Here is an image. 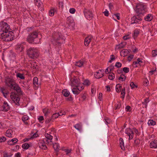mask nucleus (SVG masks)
Masks as SVG:
<instances>
[{
	"instance_id": "nucleus-56",
	"label": "nucleus",
	"mask_w": 157,
	"mask_h": 157,
	"mask_svg": "<svg viewBox=\"0 0 157 157\" xmlns=\"http://www.w3.org/2000/svg\"><path fill=\"white\" fill-rule=\"evenodd\" d=\"M121 63L119 62H117L116 63L115 66L117 68H119L121 66Z\"/></svg>"
},
{
	"instance_id": "nucleus-51",
	"label": "nucleus",
	"mask_w": 157,
	"mask_h": 157,
	"mask_svg": "<svg viewBox=\"0 0 157 157\" xmlns=\"http://www.w3.org/2000/svg\"><path fill=\"white\" fill-rule=\"evenodd\" d=\"M43 113L44 114V115L47 117V116L49 113V112L46 109H44L43 110Z\"/></svg>"
},
{
	"instance_id": "nucleus-45",
	"label": "nucleus",
	"mask_w": 157,
	"mask_h": 157,
	"mask_svg": "<svg viewBox=\"0 0 157 157\" xmlns=\"http://www.w3.org/2000/svg\"><path fill=\"white\" fill-rule=\"evenodd\" d=\"M76 87L80 92L81 90L84 89V86L83 85H81V83L78 86V87Z\"/></svg>"
},
{
	"instance_id": "nucleus-29",
	"label": "nucleus",
	"mask_w": 157,
	"mask_h": 157,
	"mask_svg": "<svg viewBox=\"0 0 157 157\" xmlns=\"http://www.w3.org/2000/svg\"><path fill=\"white\" fill-rule=\"evenodd\" d=\"M62 93L66 97H67L70 95L69 91L67 90L66 89L63 90L62 92Z\"/></svg>"
},
{
	"instance_id": "nucleus-39",
	"label": "nucleus",
	"mask_w": 157,
	"mask_h": 157,
	"mask_svg": "<svg viewBox=\"0 0 157 157\" xmlns=\"http://www.w3.org/2000/svg\"><path fill=\"white\" fill-rule=\"evenodd\" d=\"M147 123L149 126L155 125L156 124L155 122L152 120H149Z\"/></svg>"
},
{
	"instance_id": "nucleus-24",
	"label": "nucleus",
	"mask_w": 157,
	"mask_h": 157,
	"mask_svg": "<svg viewBox=\"0 0 157 157\" xmlns=\"http://www.w3.org/2000/svg\"><path fill=\"white\" fill-rule=\"evenodd\" d=\"M153 18L151 14H148L144 18V20L147 21H150Z\"/></svg>"
},
{
	"instance_id": "nucleus-2",
	"label": "nucleus",
	"mask_w": 157,
	"mask_h": 157,
	"mask_svg": "<svg viewBox=\"0 0 157 157\" xmlns=\"http://www.w3.org/2000/svg\"><path fill=\"white\" fill-rule=\"evenodd\" d=\"M52 36L53 40L52 42L54 45L60 46L62 44L65 43L66 38L60 33H55Z\"/></svg>"
},
{
	"instance_id": "nucleus-54",
	"label": "nucleus",
	"mask_w": 157,
	"mask_h": 157,
	"mask_svg": "<svg viewBox=\"0 0 157 157\" xmlns=\"http://www.w3.org/2000/svg\"><path fill=\"white\" fill-rule=\"evenodd\" d=\"M152 56L153 57H155L157 55V50H153L152 52Z\"/></svg>"
},
{
	"instance_id": "nucleus-62",
	"label": "nucleus",
	"mask_w": 157,
	"mask_h": 157,
	"mask_svg": "<svg viewBox=\"0 0 157 157\" xmlns=\"http://www.w3.org/2000/svg\"><path fill=\"white\" fill-rule=\"evenodd\" d=\"M86 94H82L81 98L82 99V100L83 101H84L85 100L86 98Z\"/></svg>"
},
{
	"instance_id": "nucleus-1",
	"label": "nucleus",
	"mask_w": 157,
	"mask_h": 157,
	"mask_svg": "<svg viewBox=\"0 0 157 157\" xmlns=\"http://www.w3.org/2000/svg\"><path fill=\"white\" fill-rule=\"evenodd\" d=\"M10 26L3 21L0 22V38L6 42L13 39V33L11 31Z\"/></svg>"
},
{
	"instance_id": "nucleus-21",
	"label": "nucleus",
	"mask_w": 157,
	"mask_h": 157,
	"mask_svg": "<svg viewBox=\"0 0 157 157\" xmlns=\"http://www.w3.org/2000/svg\"><path fill=\"white\" fill-rule=\"evenodd\" d=\"M18 141L17 138H14L12 139L11 140H9L8 141V143L9 144L11 145H14Z\"/></svg>"
},
{
	"instance_id": "nucleus-19",
	"label": "nucleus",
	"mask_w": 157,
	"mask_h": 157,
	"mask_svg": "<svg viewBox=\"0 0 157 157\" xmlns=\"http://www.w3.org/2000/svg\"><path fill=\"white\" fill-rule=\"evenodd\" d=\"M92 37L91 36H88L86 37L84 40V44L85 46H88L91 41Z\"/></svg>"
},
{
	"instance_id": "nucleus-53",
	"label": "nucleus",
	"mask_w": 157,
	"mask_h": 157,
	"mask_svg": "<svg viewBox=\"0 0 157 157\" xmlns=\"http://www.w3.org/2000/svg\"><path fill=\"white\" fill-rule=\"evenodd\" d=\"M115 59V58L114 56L113 55H111L110 56V59L109 61V62L111 63Z\"/></svg>"
},
{
	"instance_id": "nucleus-11",
	"label": "nucleus",
	"mask_w": 157,
	"mask_h": 157,
	"mask_svg": "<svg viewBox=\"0 0 157 157\" xmlns=\"http://www.w3.org/2000/svg\"><path fill=\"white\" fill-rule=\"evenodd\" d=\"M84 14L85 17L88 20H90L93 17L92 13L88 10L85 9L84 10Z\"/></svg>"
},
{
	"instance_id": "nucleus-6",
	"label": "nucleus",
	"mask_w": 157,
	"mask_h": 157,
	"mask_svg": "<svg viewBox=\"0 0 157 157\" xmlns=\"http://www.w3.org/2000/svg\"><path fill=\"white\" fill-rule=\"evenodd\" d=\"M21 95H18V94L16 92H12L10 95L12 100L17 105H19V101L20 99V96Z\"/></svg>"
},
{
	"instance_id": "nucleus-48",
	"label": "nucleus",
	"mask_w": 157,
	"mask_h": 157,
	"mask_svg": "<svg viewBox=\"0 0 157 157\" xmlns=\"http://www.w3.org/2000/svg\"><path fill=\"white\" fill-rule=\"evenodd\" d=\"M130 86H131L132 89H133L135 88H137V86L135 85L133 82H132L130 83Z\"/></svg>"
},
{
	"instance_id": "nucleus-57",
	"label": "nucleus",
	"mask_w": 157,
	"mask_h": 157,
	"mask_svg": "<svg viewBox=\"0 0 157 157\" xmlns=\"http://www.w3.org/2000/svg\"><path fill=\"white\" fill-rule=\"evenodd\" d=\"M64 151L66 153V154L67 155H68V154L70 153L71 152L72 150L71 149H65L64 150Z\"/></svg>"
},
{
	"instance_id": "nucleus-63",
	"label": "nucleus",
	"mask_w": 157,
	"mask_h": 157,
	"mask_svg": "<svg viewBox=\"0 0 157 157\" xmlns=\"http://www.w3.org/2000/svg\"><path fill=\"white\" fill-rule=\"evenodd\" d=\"M133 58V55H130L128 57V60L129 61H130Z\"/></svg>"
},
{
	"instance_id": "nucleus-13",
	"label": "nucleus",
	"mask_w": 157,
	"mask_h": 157,
	"mask_svg": "<svg viewBox=\"0 0 157 157\" xmlns=\"http://www.w3.org/2000/svg\"><path fill=\"white\" fill-rule=\"evenodd\" d=\"M81 84L80 83L79 80L77 78H75L71 81V86L74 87H78V86Z\"/></svg>"
},
{
	"instance_id": "nucleus-15",
	"label": "nucleus",
	"mask_w": 157,
	"mask_h": 157,
	"mask_svg": "<svg viewBox=\"0 0 157 157\" xmlns=\"http://www.w3.org/2000/svg\"><path fill=\"white\" fill-rule=\"evenodd\" d=\"M45 136L46 139H44V141H46L48 143L52 142V136L48 133H46L45 134Z\"/></svg>"
},
{
	"instance_id": "nucleus-59",
	"label": "nucleus",
	"mask_w": 157,
	"mask_h": 157,
	"mask_svg": "<svg viewBox=\"0 0 157 157\" xmlns=\"http://www.w3.org/2000/svg\"><path fill=\"white\" fill-rule=\"evenodd\" d=\"M75 12V10L73 8H71L69 10V12L70 13L73 14Z\"/></svg>"
},
{
	"instance_id": "nucleus-55",
	"label": "nucleus",
	"mask_w": 157,
	"mask_h": 157,
	"mask_svg": "<svg viewBox=\"0 0 157 157\" xmlns=\"http://www.w3.org/2000/svg\"><path fill=\"white\" fill-rule=\"evenodd\" d=\"M124 72L126 73L128 72L129 71V69L128 67H124L123 68Z\"/></svg>"
},
{
	"instance_id": "nucleus-36",
	"label": "nucleus",
	"mask_w": 157,
	"mask_h": 157,
	"mask_svg": "<svg viewBox=\"0 0 157 157\" xmlns=\"http://www.w3.org/2000/svg\"><path fill=\"white\" fill-rule=\"evenodd\" d=\"M74 127L77 130L79 131L82 130V125L80 124H76L74 125Z\"/></svg>"
},
{
	"instance_id": "nucleus-37",
	"label": "nucleus",
	"mask_w": 157,
	"mask_h": 157,
	"mask_svg": "<svg viewBox=\"0 0 157 157\" xmlns=\"http://www.w3.org/2000/svg\"><path fill=\"white\" fill-rule=\"evenodd\" d=\"M39 146L40 148L42 149L45 150L47 148V147L44 142L43 143H41L39 144Z\"/></svg>"
},
{
	"instance_id": "nucleus-23",
	"label": "nucleus",
	"mask_w": 157,
	"mask_h": 157,
	"mask_svg": "<svg viewBox=\"0 0 157 157\" xmlns=\"http://www.w3.org/2000/svg\"><path fill=\"white\" fill-rule=\"evenodd\" d=\"M119 143L121 149L123 150H125V147L124 146V142L123 139L121 138H120L119 139Z\"/></svg>"
},
{
	"instance_id": "nucleus-38",
	"label": "nucleus",
	"mask_w": 157,
	"mask_h": 157,
	"mask_svg": "<svg viewBox=\"0 0 157 157\" xmlns=\"http://www.w3.org/2000/svg\"><path fill=\"white\" fill-rule=\"evenodd\" d=\"M142 59L140 58H138L136 61H134L133 63V65H136L137 64H139L140 65V63H142V61H141Z\"/></svg>"
},
{
	"instance_id": "nucleus-58",
	"label": "nucleus",
	"mask_w": 157,
	"mask_h": 157,
	"mask_svg": "<svg viewBox=\"0 0 157 157\" xmlns=\"http://www.w3.org/2000/svg\"><path fill=\"white\" fill-rule=\"evenodd\" d=\"M149 84V82L148 80L147 79H146L144 80V85L145 86H147Z\"/></svg>"
},
{
	"instance_id": "nucleus-14",
	"label": "nucleus",
	"mask_w": 157,
	"mask_h": 157,
	"mask_svg": "<svg viewBox=\"0 0 157 157\" xmlns=\"http://www.w3.org/2000/svg\"><path fill=\"white\" fill-rule=\"evenodd\" d=\"M35 5L40 10H43L42 7L43 3L40 0H34Z\"/></svg>"
},
{
	"instance_id": "nucleus-5",
	"label": "nucleus",
	"mask_w": 157,
	"mask_h": 157,
	"mask_svg": "<svg viewBox=\"0 0 157 157\" xmlns=\"http://www.w3.org/2000/svg\"><path fill=\"white\" fill-rule=\"evenodd\" d=\"M27 54L31 59L37 58L39 55L37 49L31 47L27 50Z\"/></svg>"
},
{
	"instance_id": "nucleus-22",
	"label": "nucleus",
	"mask_w": 157,
	"mask_h": 157,
	"mask_svg": "<svg viewBox=\"0 0 157 157\" xmlns=\"http://www.w3.org/2000/svg\"><path fill=\"white\" fill-rule=\"evenodd\" d=\"M24 48L22 45L21 44H17L16 47V49L19 52H21L22 51Z\"/></svg>"
},
{
	"instance_id": "nucleus-9",
	"label": "nucleus",
	"mask_w": 157,
	"mask_h": 157,
	"mask_svg": "<svg viewBox=\"0 0 157 157\" xmlns=\"http://www.w3.org/2000/svg\"><path fill=\"white\" fill-rule=\"evenodd\" d=\"M10 89L16 91L15 92L18 93V95H22L23 94V92L21 91V88L19 85L16 83H15Z\"/></svg>"
},
{
	"instance_id": "nucleus-43",
	"label": "nucleus",
	"mask_w": 157,
	"mask_h": 157,
	"mask_svg": "<svg viewBox=\"0 0 157 157\" xmlns=\"http://www.w3.org/2000/svg\"><path fill=\"white\" fill-rule=\"evenodd\" d=\"M17 77L19 78H20L21 79H25V77L23 75V74L20 73H17L16 74Z\"/></svg>"
},
{
	"instance_id": "nucleus-3",
	"label": "nucleus",
	"mask_w": 157,
	"mask_h": 157,
	"mask_svg": "<svg viewBox=\"0 0 157 157\" xmlns=\"http://www.w3.org/2000/svg\"><path fill=\"white\" fill-rule=\"evenodd\" d=\"M38 33L36 31L30 33L27 38V41L29 43L37 44L40 42V39L37 38Z\"/></svg>"
},
{
	"instance_id": "nucleus-40",
	"label": "nucleus",
	"mask_w": 157,
	"mask_h": 157,
	"mask_svg": "<svg viewBox=\"0 0 157 157\" xmlns=\"http://www.w3.org/2000/svg\"><path fill=\"white\" fill-rule=\"evenodd\" d=\"M115 78V75L113 72H110L109 75V78L110 80H113Z\"/></svg>"
},
{
	"instance_id": "nucleus-47",
	"label": "nucleus",
	"mask_w": 157,
	"mask_h": 157,
	"mask_svg": "<svg viewBox=\"0 0 157 157\" xmlns=\"http://www.w3.org/2000/svg\"><path fill=\"white\" fill-rule=\"evenodd\" d=\"M90 84V81L87 79L85 80L83 83V84H84V85L86 86L89 85Z\"/></svg>"
},
{
	"instance_id": "nucleus-28",
	"label": "nucleus",
	"mask_w": 157,
	"mask_h": 157,
	"mask_svg": "<svg viewBox=\"0 0 157 157\" xmlns=\"http://www.w3.org/2000/svg\"><path fill=\"white\" fill-rule=\"evenodd\" d=\"M38 78L37 77H35L33 79V85L36 87H38L39 85L38 83Z\"/></svg>"
},
{
	"instance_id": "nucleus-7",
	"label": "nucleus",
	"mask_w": 157,
	"mask_h": 157,
	"mask_svg": "<svg viewBox=\"0 0 157 157\" xmlns=\"http://www.w3.org/2000/svg\"><path fill=\"white\" fill-rule=\"evenodd\" d=\"M5 79L6 85L10 88L16 83L15 80L11 77H6Z\"/></svg>"
},
{
	"instance_id": "nucleus-34",
	"label": "nucleus",
	"mask_w": 157,
	"mask_h": 157,
	"mask_svg": "<svg viewBox=\"0 0 157 157\" xmlns=\"http://www.w3.org/2000/svg\"><path fill=\"white\" fill-rule=\"evenodd\" d=\"M84 63V62L81 60H80L78 62H76L75 65L76 66H78V67H81L83 66Z\"/></svg>"
},
{
	"instance_id": "nucleus-31",
	"label": "nucleus",
	"mask_w": 157,
	"mask_h": 157,
	"mask_svg": "<svg viewBox=\"0 0 157 157\" xmlns=\"http://www.w3.org/2000/svg\"><path fill=\"white\" fill-rule=\"evenodd\" d=\"M56 11V10L54 8H51L49 10V15L51 16H52L54 15V13Z\"/></svg>"
},
{
	"instance_id": "nucleus-16",
	"label": "nucleus",
	"mask_w": 157,
	"mask_h": 157,
	"mask_svg": "<svg viewBox=\"0 0 157 157\" xmlns=\"http://www.w3.org/2000/svg\"><path fill=\"white\" fill-rule=\"evenodd\" d=\"M132 132V129L130 128H127L125 131V133L129 137V140L132 139L133 138Z\"/></svg>"
},
{
	"instance_id": "nucleus-33",
	"label": "nucleus",
	"mask_w": 157,
	"mask_h": 157,
	"mask_svg": "<svg viewBox=\"0 0 157 157\" xmlns=\"http://www.w3.org/2000/svg\"><path fill=\"white\" fill-rule=\"evenodd\" d=\"M22 119L23 121L25 124H28V123L26 121L29 119V117L28 116L26 115H24L22 117Z\"/></svg>"
},
{
	"instance_id": "nucleus-20",
	"label": "nucleus",
	"mask_w": 157,
	"mask_h": 157,
	"mask_svg": "<svg viewBox=\"0 0 157 157\" xmlns=\"http://www.w3.org/2000/svg\"><path fill=\"white\" fill-rule=\"evenodd\" d=\"M13 132L11 129H8L6 132V135L9 137H13Z\"/></svg>"
},
{
	"instance_id": "nucleus-52",
	"label": "nucleus",
	"mask_w": 157,
	"mask_h": 157,
	"mask_svg": "<svg viewBox=\"0 0 157 157\" xmlns=\"http://www.w3.org/2000/svg\"><path fill=\"white\" fill-rule=\"evenodd\" d=\"M6 140V137L2 136L0 137V142L2 143L4 142Z\"/></svg>"
},
{
	"instance_id": "nucleus-60",
	"label": "nucleus",
	"mask_w": 157,
	"mask_h": 157,
	"mask_svg": "<svg viewBox=\"0 0 157 157\" xmlns=\"http://www.w3.org/2000/svg\"><path fill=\"white\" fill-rule=\"evenodd\" d=\"M103 13H104V15L107 17L108 16H109V12L107 10H105V11L103 12Z\"/></svg>"
},
{
	"instance_id": "nucleus-64",
	"label": "nucleus",
	"mask_w": 157,
	"mask_h": 157,
	"mask_svg": "<svg viewBox=\"0 0 157 157\" xmlns=\"http://www.w3.org/2000/svg\"><path fill=\"white\" fill-rule=\"evenodd\" d=\"M38 119L40 122H41L44 120V118L43 116H39Z\"/></svg>"
},
{
	"instance_id": "nucleus-30",
	"label": "nucleus",
	"mask_w": 157,
	"mask_h": 157,
	"mask_svg": "<svg viewBox=\"0 0 157 157\" xmlns=\"http://www.w3.org/2000/svg\"><path fill=\"white\" fill-rule=\"evenodd\" d=\"M140 33V31L137 29L135 30L133 32V37L134 39H135L138 36Z\"/></svg>"
},
{
	"instance_id": "nucleus-8",
	"label": "nucleus",
	"mask_w": 157,
	"mask_h": 157,
	"mask_svg": "<svg viewBox=\"0 0 157 157\" xmlns=\"http://www.w3.org/2000/svg\"><path fill=\"white\" fill-rule=\"evenodd\" d=\"M143 17L142 15L138 14L133 16L131 18V24H139L140 23L142 20Z\"/></svg>"
},
{
	"instance_id": "nucleus-10",
	"label": "nucleus",
	"mask_w": 157,
	"mask_h": 157,
	"mask_svg": "<svg viewBox=\"0 0 157 157\" xmlns=\"http://www.w3.org/2000/svg\"><path fill=\"white\" fill-rule=\"evenodd\" d=\"M10 109V107L9 104L4 101L2 105L0 106V110L4 112H7Z\"/></svg>"
},
{
	"instance_id": "nucleus-27",
	"label": "nucleus",
	"mask_w": 157,
	"mask_h": 157,
	"mask_svg": "<svg viewBox=\"0 0 157 157\" xmlns=\"http://www.w3.org/2000/svg\"><path fill=\"white\" fill-rule=\"evenodd\" d=\"M122 86L120 84H117L116 86V90L117 92H120L121 90Z\"/></svg>"
},
{
	"instance_id": "nucleus-35",
	"label": "nucleus",
	"mask_w": 157,
	"mask_h": 157,
	"mask_svg": "<svg viewBox=\"0 0 157 157\" xmlns=\"http://www.w3.org/2000/svg\"><path fill=\"white\" fill-rule=\"evenodd\" d=\"M70 18L68 17L67 20V23L68 24L69 26H70L71 25H72L74 24L73 21L71 20Z\"/></svg>"
},
{
	"instance_id": "nucleus-26",
	"label": "nucleus",
	"mask_w": 157,
	"mask_h": 157,
	"mask_svg": "<svg viewBox=\"0 0 157 157\" xmlns=\"http://www.w3.org/2000/svg\"><path fill=\"white\" fill-rule=\"evenodd\" d=\"M53 147L55 151L57 152L59 151L60 147L59 144L55 143L53 144Z\"/></svg>"
},
{
	"instance_id": "nucleus-50",
	"label": "nucleus",
	"mask_w": 157,
	"mask_h": 157,
	"mask_svg": "<svg viewBox=\"0 0 157 157\" xmlns=\"http://www.w3.org/2000/svg\"><path fill=\"white\" fill-rule=\"evenodd\" d=\"M132 134L133 136L134 133H135L136 134H138V130L137 129H136V128H133L132 129Z\"/></svg>"
},
{
	"instance_id": "nucleus-49",
	"label": "nucleus",
	"mask_w": 157,
	"mask_h": 157,
	"mask_svg": "<svg viewBox=\"0 0 157 157\" xmlns=\"http://www.w3.org/2000/svg\"><path fill=\"white\" fill-rule=\"evenodd\" d=\"M53 121V120L52 118V117L51 118H47L46 117L45 122L47 123H49L51 121Z\"/></svg>"
},
{
	"instance_id": "nucleus-25",
	"label": "nucleus",
	"mask_w": 157,
	"mask_h": 157,
	"mask_svg": "<svg viewBox=\"0 0 157 157\" xmlns=\"http://www.w3.org/2000/svg\"><path fill=\"white\" fill-rule=\"evenodd\" d=\"M58 113L53 114L52 116V118L54 120V119L58 118L59 116H61L63 115V114H60V113Z\"/></svg>"
},
{
	"instance_id": "nucleus-12",
	"label": "nucleus",
	"mask_w": 157,
	"mask_h": 157,
	"mask_svg": "<svg viewBox=\"0 0 157 157\" xmlns=\"http://www.w3.org/2000/svg\"><path fill=\"white\" fill-rule=\"evenodd\" d=\"M104 73V70H100L94 74V75L96 78H99L103 76Z\"/></svg>"
},
{
	"instance_id": "nucleus-32",
	"label": "nucleus",
	"mask_w": 157,
	"mask_h": 157,
	"mask_svg": "<svg viewBox=\"0 0 157 157\" xmlns=\"http://www.w3.org/2000/svg\"><path fill=\"white\" fill-rule=\"evenodd\" d=\"M72 90L73 93L76 95L78 94L80 92V91L76 87H74L72 89Z\"/></svg>"
},
{
	"instance_id": "nucleus-44",
	"label": "nucleus",
	"mask_w": 157,
	"mask_h": 157,
	"mask_svg": "<svg viewBox=\"0 0 157 157\" xmlns=\"http://www.w3.org/2000/svg\"><path fill=\"white\" fill-rule=\"evenodd\" d=\"M22 147L24 149H27L29 147V145L27 143H25L22 145Z\"/></svg>"
},
{
	"instance_id": "nucleus-41",
	"label": "nucleus",
	"mask_w": 157,
	"mask_h": 157,
	"mask_svg": "<svg viewBox=\"0 0 157 157\" xmlns=\"http://www.w3.org/2000/svg\"><path fill=\"white\" fill-rule=\"evenodd\" d=\"M126 78V77L124 75L122 74L119 78L118 79L119 80L121 81H124L125 80Z\"/></svg>"
},
{
	"instance_id": "nucleus-17",
	"label": "nucleus",
	"mask_w": 157,
	"mask_h": 157,
	"mask_svg": "<svg viewBox=\"0 0 157 157\" xmlns=\"http://www.w3.org/2000/svg\"><path fill=\"white\" fill-rule=\"evenodd\" d=\"M0 91L1 92L4 97L6 98V96L9 93L8 91L4 87L0 88Z\"/></svg>"
},
{
	"instance_id": "nucleus-4",
	"label": "nucleus",
	"mask_w": 157,
	"mask_h": 157,
	"mask_svg": "<svg viewBox=\"0 0 157 157\" xmlns=\"http://www.w3.org/2000/svg\"><path fill=\"white\" fill-rule=\"evenodd\" d=\"M136 11L137 14L143 17L144 14L147 11L146 7L143 4L138 3L136 6Z\"/></svg>"
},
{
	"instance_id": "nucleus-61",
	"label": "nucleus",
	"mask_w": 157,
	"mask_h": 157,
	"mask_svg": "<svg viewBox=\"0 0 157 157\" xmlns=\"http://www.w3.org/2000/svg\"><path fill=\"white\" fill-rule=\"evenodd\" d=\"M130 37H129V36L128 35L124 36L123 37V39L124 40L129 39H130Z\"/></svg>"
},
{
	"instance_id": "nucleus-42",
	"label": "nucleus",
	"mask_w": 157,
	"mask_h": 157,
	"mask_svg": "<svg viewBox=\"0 0 157 157\" xmlns=\"http://www.w3.org/2000/svg\"><path fill=\"white\" fill-rule=\"evenodd\" d=\"M125 88H124L122 89V90H121V94L122 95L121 96V98L123 99H124V98L125 95Z\"/></svg>"
},
{
	"instance_id": "nucleus-46",
	"label": "nucleus",
	"mask_w": 157,
	"mask_h": 157,
	"mask_svg": "<svg viewBox=\"0 0 157 157\" xmlns=\"http://www.w3.org/2000/svg\"><path fill=\"white\" fill-rule=\"evenodd\" d=\"M3 155L4 157H10L12 155L11 153L7 152H4Z\"/></svg>"
},
{
	"instance_id": "nucleus-18",
	"label": "nucleus",
	"mask_w": 157,
	"mask_h": 157,
	"mask_svg": "<svg viewBox=\"0 0 157 157\" xmlns=\"http://www.w3.org/2000/svg\"><path fill=\"white\" fill-rule=\"evenodd\" d=\"M150 147L152 148L155 149L157 148V140H154L150 144Z\"/></svg>"
}]
</instances>
